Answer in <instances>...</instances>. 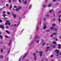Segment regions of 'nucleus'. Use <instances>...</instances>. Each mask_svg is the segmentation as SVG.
<instances>
[{"mask_svg":"<svg viewBox=\"0 0 61 61\" xmlns=\"http://www.w3.org/2000/svg\"><path fill=\"white\" fill-rule=\"evenodd\" d=\"M42 7H46V5H42Z\"/></svg>","mask_w":61,"mask_h":61,"instance_id":"nucleus-25","label":"nucleus"},{"mask_svg":"<svg viewBox=\"0 0 61 61\" xmlns=\"http://www.w3.org/2000/svg\"><path fill=\"white\" fill-rule=\"evenodd\" d=\"M53 56H54V55H51V57H53Z\"/></svg>","mask_w":61,"mask_h":61,"instance_id":"nucleus-40","label":"nucleus"},{"mask_svg":"<svg viewBox=\"0 0 61 61\" xmlns=\"http://www.w3.org/2000/svg\"><path fill=\"white\" fill-rule=\"evenodd\" d=\"M6 28L8 29L9 28V27L8 26H6Z\"/></svg>","mask_w":61,"mask_h":61,"instance_id":"nucleus-52","label":"nucleus"},{"mask_svg":"<svg viewBox=\"0 0 61 61\" xmlns=\"http://www.w3.org/2000/svg\"><path fill=\"white\" fill-rule=\"evenodd\" d=\"M39 27H36V29L37 31L39 30Z\"/></svg>","mask_w":61,"mask_h":61,"instance_id":"nucleus-11","label":"nucleus"},{"mask_svg":"<svg viewBox=\"0 0 61 61\" xmlns=\"http://www.w3.org/2000/svg\"><path fill=\"white\" fill-rule=\"evenodd\" d=\"M11 14H12L14 18H15L16 17V14H14V13H13V12H11Z\"/></svg>","mask_w":61,"mask_h":61,"instance_id":"nucleus-3","label":"nucleus"},{"mask_svg":"<svg viewBox=\"0 0 61 61\" xmlns=\"http://www.w3.org/2000/svg\"><path fill=\"white\" fill-rule=\"evenodd\" d=\"M33 56H36V53H34L33 54Z\"/></svg>","mask_w":61,"mask_h":61,"instance_id":"nucleus-39","label":"nucleus"},{"mask_svg":"<svg viewBox=\"0 0 61 61\" xmlns=\"http://www.w3.org/2000/svg\"><path fill=\"white\" fill-rule=\"evenodd\" d=\"M19 9L18 8H16L15 9V11H19Z\"/></svg>","mask_w":61,"mask_h":61,"instance_id":"nucleus-19","label":"nucleus"},{"mask_svg":"<svg viewBox=\"0 0 61 61\" xmlns=\"http://www.w3.org/2000/svg\"><path fill=\"white\" fill-rule=\"evenodd\" d=\"M51 6V4H49L48 5V7H50Z\"/></svg>","mask_w":61,"mask_h":61,"instance_id":"nucleus-23","label":"nucleus"},{"mask_svg":"<svg viewBox=\"0 0 61 61\" xmlns=\"http://www.w3.org/2000/svg\"><path fill=\"white\" fill-rule=\"evenodd\" d=\"M14 8H17V6H14Z\"/></svg>","mask_w":61,"mask_h":61,"instance_id":"nucleus-46","label":"nucleus"},{"mask_svg":"<svg viewBox=\"0 0 61 61\" xmlns=\"http://www.w3.org/2000/svg\"><path fill=\"white\" fill-rule=\"evenodd\" d=\"M53 34L54 35H57V33H53Z\"/></svg>","mask_w":61,"mask_h":61,"instance_id":"nucleus-24","label":"nucleus"},{"mask_svg":"<svg viewBox=\"0 0 61 61\" xmlns=\"http://www.w3.org/2000/svg\"><path fill=\"white\" fill-rule=\"evenodd\" d=\"M36 38L37 39H39V36H37V35L36 36L34 39L35 40H36Z\"/></svg>","mask_w":61,"mask_h":61,"instance_id":"nucleus-6","label":"nucleus"},{"mask_svg":"<svg viewBox=\"0 0 61 61\" xmlns=\"http://www.w3.org/2000/svg\"><path fill=\"white\" fill-rule=\"evenodd\" d=\"M44 25H45L43 26V29H45L46 28V24H44Z\"/></svg>","mask_w":61,"mask_h":61,"instance_id":"nucleus-8","label":"nucleus"},{"mask_svg":"<svg viewBox=\"0 0 61 61\" xmlns=\"http://www.w3.org/2000/svg\"><path fill=\"white\" fill-rule=\"evenodd\" d=\"M53 43L54 44H56V42H55V41H53Z\"/></svg>","mask_w":61,"mask_h":61,"instance_id":"nucleus-34","label":"nucleus"},{"mask_svg":"<svg viewBox=\"0 0 61 61\" xmlns=\"http://www.w3.org/2000/svg\"><path fill=\"white\" fill-rule=\"evenodd\" d=\"M10 52V49L9 50V51H8V54H9V53Z\"/></svg>","mask_w":61,"mask_h":61,"instance_id":"nucleus-48","label":"nucleus"},{"mask_svg":"<svg viewBox=\"0 0 61 61\" xmlns=\"http://www.w3.org/2000/svg\"><path fill=\"white\" fill-rule=\"evenodd\" d=\"M6 22L5 23L6 25H7V24H8V25H11V23H10L9 20H7L6 21Z\"/></svg>","mask_w":61,"mask_h":61,"instance_id":"nucleus-1","label":"nucleus"},{"mask_svg":"<svg viewBox=\"0 0 61 61\" xmlns=\"http://www.w3.org/2000/svg\"><path fill=\"white\" fill-rule=\"evenodd\" d=\"M3 49H1V53H3Z\"/></svg>","mask_w":61,"mask_h":61,"instance_id":"nucleus-21","label":"nucleus"},{"mask_svg":"<svg viewBox=\"0 0 61 61\" xmlns=\"http://www.w3.org/2000/svg\"><path fill=\"white\" fill-rule=\"evenodd\" d=\"M58 48L59 49V48H61V45L60 44H58Z\"/></svg>","mask_w":61,"mask_h":61,"instance_id":"nucleus-14","label":"nucleus"},{"mask_svg":"<svg viewBox=\"0 0 61 61\" xmlns=\"http://www.w3.org/2000/svg\"><path fill=\"white\" fill-rule=\"evenodd\" d=\"M55 28L54 27H51V28L50 29H54Z\"/></svg>","mask_w":61,"mask_h":61,"instance_id":"nucleus-27","label":"nucleus"},{"mask_svg":"<svg viewBox=\"0 0 61 61\" xmlns=\"http://www.w3.org/2000/svg\"><path fill=\"white\" fill-rule=\"evenodd\" d=\"M3 16L4 17H5L6 16V14H3Z\"/></svg>","mask_w":61,"mask_h":61,"instance_id":"nucleus-22","label":"nucleus"},{"mask_svg":"<svg viewBox=\"0 0 61 61\" xmlns=\"http://www.w3.org/2000/svg\"><path fill=\"white\" fill-rule=\"evenodd\" d=\"M31 7H32V5H30L29 7V9H30L31 8Z\"/></svg>","mask_w":61,"mask_h":61,"instance_id":"nucleus-12","label":"nucleus"},{"mask_svg":"<svg viewBox=\"0 0 61 61\" xmlns=\"http://www.w3.org/2000/svg\"><path fill=\"white\" fill-rule=\"evenodd\" d=\"M27 53H26L25 54V56H23V59H24V57H25V56H26V55H27Z\"/></svg>","mask_w":61,"mask_h":61,"instance_id":"nucleus-16","label":"nucleus"},{"mask_svg":"<svg viewBox=\"0 0 61 61\" xmlns=\"http://www.w3.org/2000/svg\"><path fill=\"white\" fill-rule=\"evenodd\" d=\"M49 16L48 15H46V16H47V17H48V16Z\"/></svg>","mask_w":61,"mask_h":61,"instance_id":"nucleus-57","label":"nucleus"},{"mask_svg":"<svg viewBox=\"0 0 61 61\" xmlns=\"http://www.w3.org/2000/svg\"><path fill=\"white\" fill-rule=\"evenodd\" d=\"M12 42V40L11 39H10L9 42V46H10V45L11 44V42Z\"/></svg>","mask_w":61,"mask_h":61,"instance_id":"nucleus-4","label":"nucleus"},{"mask_svg":"<svg viewBox=\"0 0 61 61\" xmlns=\"http://www.w3.org/2000/svg\"><path fill=\"white\" fill-rule=\"evenodd\" d=\"M3 13H6V12L5 11H3Z\"/></svg>","mask_w":61,"mask_h":61,"instance_id":"nucleus-64","label":"nucleus"},{"mask_svg":"<svg viewBox=\"0 0 61 61\" xmlns=\"http://www.w3.org/2000/svg\"><path fill=\"white\" fill-rule=\"evenodd\" d=\"M56 52L57 54H56V56H59V54H58V53H59V51L58 50H55V51Z\"/></svg>","mask_w":61,"mask_h":61,"instance_id":"nucleus-2","label":"nucleus"},{"mask_svg":"<svg viewBox=\"0 0 61 61\" xmlns=\"http://www.w3.org/2000/svg\"><path fill=\"white\" fill-rule=\"evenodd\" d=\"M7 14H8V15H10V14H11L9 12H7Z\"/></svg>","mask_w":61,"mask_h":61,"instance_id":"nucleus-38","label":"nucleus"},{"mask_svg":"<svg viewBox=\"0 0 61 61\" xmlns=\"http://www.w3.org/2000/svg\"><path fill=\"white\" fill-rule=\"evenodd\" d=\"M46 43H44L42 44V46H45V45H46Z\"/></svg>","mask_w":61,"mask_h":61,"instance_id":"nucleus-26","label":"nucleus"},{"mask_svg":"<svg viewBox=\"0 0 61 61\" xmlns=\"http://www.w3.org/2000/svg\"><path fill=\"white\" fill-rule=\"evenodd\" d=\"M9 5L8 4H6V6H8Z\"/></svg>","mask_w":61,"mask_h":61,"instance_id":"nucleus-50","label":"nucleus"},{"mask_svg":"<svg viewBox=\"0 0 61 61\" xmlns=\"http://www.w3.org/2000/svg\"><path fill=\"white\" fill-rule=\"evenodd\" d=\"M53 36V35H51V37H52V36Z\"/></svg>","mask_w":61,"mask_h":61,"instance_id":"nucleus-62","label":"nucleus"},{"mask_svg":"<svg viewBox=\"0 0 61 61\" xmlns=\"http://www.w3.org/2000/svg\"><path fill=\"white\" fill-rule=\"evenodd\" d=\"M4 19L5 20H7V18H5V17H4Z\"/></svg>","mask_w":61,"mask_h":61,"instance_id":"nucleus-30","label":"nucleus"},{"mask_svg":"<svg viewBox=\"0 0 61 61\" xmlns=\"http://www.w3.org/2000/svg\"><path fill=\"white\" fill-rule=\"evenodd\" d=\"M39 53H40V56H42V53H43V52L40 51L39 52Z\"/></svg>","mask_w":61,"mask_h":61,"instance_id":"nucleus-7","label":"nucleus"},{"mask_svg":"<svg viewBox=\"0 0 61 61\" xmlns=\"http://www.w3.org/2000/svg\"><path fill=\"white\" fill-rule=\"evenodd\" d=\"M54 30H55V31H57L58 30L57 29H54Z\"/></svg>","mask_w":61,"mask_h":61,"instance_id":"nucleus-47","label":"nucleus"},{"mask_svg":"<svg viewBox=\"0 0 61 61\" xmlns=\"http://www.w3.org/2000/svg\"><path fill=\"white\" fill-rule=\"evenodd\" d=\"M8 59H9V57H8L6 59V61H8Z\"/></svg>","mask_w":61,"mask_h":61,"instance_id":"nucleus-33","label":"nucleus"},{"mask_svg":"<svg viewBox=\"0 0 61 61\" xmlns=\"http://www.w3.org/2000/svg\"><path fill=\"white\" fill-rule=\"evenodd\" d=\"M5 37L6 38H8V36H5Z\"/></svg>","mask_w":61,"mask_h":61,"instance_id":"nucleus-61","label":"nucleus"},{"mask_svg":"<svg viewBox=\"0 0 61 61\" xmlns=\"http://www.w3.org/2000/svg\"><path fill=\"white\" fill-rule=\"evenodd\" d=\"M50 47H49L47 46L46 47L47 49H49L50 48Z\"/></svg>","mask_w":61,"mask_h":61,"instance_id":"nucleus-36","label":"nucleus"},{"mask_svg":"<svg viewBox=\"0 0 61 61\" xmlns=\"http://www.w3.org/2000/svg\"><path fill=\"white\" fill-rule=\"evenodd\" d=\"M58 21L59 22H60V21H61V19L59 18L58 19Z\"/></svg>","mask_w":61,"mask_h":61,"instance_id":"nucleus-35","label":"nucleus"},{"mask_svg":"<svg viewBox=\"0 0 61 61\" xmlns=\"http://www.w3.org/2000/svg\"><path fill=\"white\" fill-rule=\"evenodd\" d=\"M22 8V7H21L20 6H18V9H21Z\"/></svg>","mask_w":61,"mask_h":61,"instance_id":"nucleus-20","label":"nucleus"},{"mask_svg":"<svg viewBox=\"0 0 61 61\" xmlns=\"http://www.w3.org/2000/svg\"><path fill=\"white\" fill-rule=\"evenodd\" d=\"M53 46V48H55L56 47V46Z\"/></svg>","mask_w":61,"mask_h":61,"instance_id":"nucleus-56","label":"nucleus"},{"mask_svg":"<svg viewBox=\"0 0 61 61\" xmlns=\"http://www.w3.org/2000/svg\"><path fill=\"white\" fill-rule=\"evenodd\" d=\"M61 12V11H60L58 12V14H60V13Z\"/></svg>","mask_w":61,"mask_h":61,"instance_id":"nucleus-43","label":"nucleus"},{"mask_svg":"<svg viewBox=\"0 0 61 61\" xmlns=\"http://www.w3.org/2000/svg\"><path fill=\"white\" fill-rule=\"evenodd\" d=\"M24 3L25 4H27V1L26 0H25Z\"/></svg>","mask_w":61,"mask_h":61,"instance_id":"nucleus-28","label":"nucleus"},{"mask_svg":"<svg viewBox=\"0 0 61 61\" xmlns=\"http://www.w3.org/2000/svg\"><path fill=\"white\" fill-rule=\"evenodd\" d=\"M56 25L55 24H52V26H55Z\"/></svg>","mask_w":61,"mask_h":61,"instance_id":"nucleus-41","label":"nucleus"},{"mask_svg":"<svg viewBox=\"0 0 61 61\" xmlns=\"http://www.w3.org/2000/svg\"><path fill=\"white\" fill-rule=\"evenodd\" d=\"M0 57L1 58H3V56H0Z\"/></svg>","mask_w":61,"mask_h":61,"instance_id":"nucleus-42","label":"nucleus"},{"mask_svg":"<svg viewBox=\"0 0 61 61\" xmlns=\"http://www.w3.org/2000/svg\"><path fill=\"white\" fill-rule=\"evenodd\" d=\"M0 44H2L3 43V42L2 41H1L0 42Z\"/></svg>","mask_w":61,"mask_h":61,"instance_id":"nucleus-63","label":"nucleus"},{"mask_svg":"<svg viewBox=\"0 0 61 61\" xmlns=\"http://www.w3.org/2000/svg\"><path fill=\"white\" fill-rule=\"evenodd\" d=\"M36 56H34V60H36Z\"/></svg>","mask_w":61,"mask_h":61,"instance_id":"nucleus-18","label":"nucleus"},{"mask_svg":"<svg viewBox=\"0 0 61 61\" xmlns=\"http://www.w3.org/2000/svg\"><path fill=\"white\" fill-rule=\"evenodd\" d=\"M41 21L40 22H39L38 23L39 25H41Z\"/></svg>","mask_w":61,"mask_h":61,"instance_id":"nucleus-32","label":"nucleus"},{"mask_svg":"<svg viewBox=\"0 0 61 61\" xmlns=\"http://www.w3.org/2000/svg\"><path fill=\"white\" fill-rule=\"evenodd\" d=\"M61 15H59L58 17H59V18H60V17H61Z\"/></svg>","mask_w":61,"mask_h":61,"instance_id":"nucleus-55","label":"nucleus"},{"mask_svg":"<svg viewBox=\"0 0 61 61\" xmlns=\"http://www.w3.org/2000/svg\"><path fill=\"white\" fill-rule=\"evenodd\" d=\"M53 2H56V0H53Z\"/></svg>","mask_w":61,"mask_h":61,"instance_id":"nucleus-53","label":"nucleus"},{"mask_svg":"<svg viewBox=\"0 0 61 61\" xmlns=\"http://www.w3.org/2000/svg\"><path fill=\"white\" fill-rule=\"evenodd\" d=\"M41 41L42 42H44V39H41Z\"/></svg>","mask_w":61,"mask_h":61,"instance_id":"nucleus-29","label":"nucleus"},{"mask_svg":"<svg viewBox=\"0 0 61 61\" xmlns=\"http://www.w3.org/2000/svg\"><path fill=\"white\" fill-rule=\"evenodd\" d=\"M12 8V4H10V6L9 7L10 9H11Z\"/></svg>","mask_w":61,"mask_h":61,"instance_id":"nucleus-9","label":"nucleus"},{"mask_svg":"<svg viewBox=\"0 0 61 61\" xmlns=\"http://www.w3.org/2000/svg\"><path fill=\"white\" fill-rule=\"evenodd\" d=\"M47 32H50V30H46Z\"/></svg>","mask_w":61,"mask_h":61,"instance_id":"nucleus-37","label":"nucleus"},{"mask_svg":"<svg viewBox=\"0 0 61 61\" xmlns=\"http://www.w3.org/2000/svg\"><path fill=\"white\" fill-rule=\"evenodd\" d=\"M5 32H6V33H8L9 31L8 30H6L5 31Z\"/></svg>","mask_w":61,"mask_h":61,"instance_id":"nucleus-54","label":"nucleus"},{"mask_svg":"<svg viewBox=\"0 0 61 61\" xmlns=\"http://www.w3.org/2000/svg\"><path fill=\"white\" fill-rule=\"evenodd\" d=\"M12 1H13V2H16V0H13Z\"/></svg>","mask_w":61,"mask_h":61,"instance_id":"nucleus-45","label":"nucleus"},{"mask_svg":"<svg viewBox=\"0 0 61 61\" xmlns=\"http://www.w3.org/2000/svg\"><path fill=\"white\" fill-rule=\"evenodd\" d=\"M22 56H21L20 57V58L19 60L18 61H21V59L22 58Z\"/></svg>","mask_w":61,"mask_h":61,"instance_id":"nucleus-15","label":"nucleus"},{"mask_svg":"<svg viewBox=\"0 0 61 61\" xmlns=\"http://www.w3.org/2000/svg\"><path fill=\"white\" fill-rule=\"evenodd\" d=\"M52 12V10H50L49 11V13H51Z\"/></svg>","mask_w":61,"mask_h":61,"instance_id":"nucleus-51","label":"nucleus"},{"mask_svg":"<svg viewBox=\"0 0 61 61\" xmlns=\"http://www.w3.org/2000/svg\"><path fill=\"white\" fill-rule=\"evenodd\" d=\"M43 19L44 21H45V20H46V19L45 18H44Z\"/></svg>","mask_w":61,"mask_h":61,"instance_id":"nucleus-44","label":"nucleus"},{"mask_svg":"<svg viewBox=\"0 0 61 61\" xmlns=\"http://www.w3.org/2000/svg\"><path fill=\"white\" fill-rule=\"evenodd\" d=\"M16 24H15L13 26L14 27H16Z\"/></svg>","mask_w":61,"mask_h":61,"instance_id":"nucleus-31","label":"nucleus"},{"mask_svg":"<svg viewBox=\"0 0 61 61\" xmlns=\"http://www.w3.org/2000/svg\"><path fill=\"white\" fill-rule=\"evenodd\" d=\"M0 28L2 29H4V26L2 25H0Z\"/></svg>","mask_w":61,"mask_h":61,"instance_id":"nucleus-5","label":"nucleus"},{"mask_svg":"<svg viewBox=\"0 0 61 61\" xmlns=\"http://www.w3.org/2000/svg\"><path fill=\"white\" fill-rule=\"evenodd\" d=\"M7 33L8 34H10V32H9Z\"/></svg>","mask_w":61,"mask_h":61,"instance_id":"nucleus-60","label":"nucleus"},{"mask_svg":"<svg viewBox=\"0 0 61 61\" xmlns=\"http://www.w3.org/2000/svg\"><path fill=\"white\" fill-rule=\"evenodd\" d=\"M5 8V6H4L3 7L2 9H4V8Z\"/></svg>","mask_w":61,"mask_h":61,"instance_id":"nucleus-58","label":"nucleus"},{"mask_svg":"<svg viewBox=\"0 0 61 61\" xmlns=\"http://www.w3.org/2000/svg\"><path fill=\"white\" fill-rule=\"evenodd\" d=\"M36 41L37 43H39V40H37Z\"/></svg>","mask_w":61,"mask_h":61,"instance_id":"nucleus-13","label":"nucleus"},{"mask_svg":"<svg viewBox=\"0 0 61 61\" xmlns=\"http://www.w3.org/2000/svg\"><path fill=\"white\" fill-rule=\"evenodd\" d=\"M0 38H1V39H3V37L2 35H0Z\"/></svg>","mask_w":61,"mask_h":61,"instance_id":"nucleus-17","label":"nucleus"},{"mask_svg":"<svg viewBox=\"0 0 61 61\" xmlns=\"http://www.w3.org/2000/svg\"><path fill=\"white\" fill-rule=\"evenodd\" d=\"M19 1V2L20 3H21V0H18Z\"/></svg>","mask_w":61,"mask_h":61,"instance_id":"nucleus-49","label":"nucleus"},{"mask_svg":"<svg viewBox=\"0 0 61 61\" xmlns=\"http://www.w3.org/2000/svg\"><path fill=\"white\" fill-rule=\"evenodd\" d=\"M33 43H34V42L32 41L31 43H30L29 44V46H31V45H33Z\"/></svg>","mask_w":61,"mask_h":61,"instance_id":"nucleus-10","label":"nucleus"},{"mask_svg":"<svg viewBox=\"0 0 61 61\" xmlns=\"http://www.w3.org/2000/svg\"><path fill=\"white\" fill-rule=\"evenodd\" d=\"M2 22V20H1V19H0V22L1 23V22Z\"/></svg>","mask_w":61,"mask_h":61,"instance_id":"nucleus-59","label":"nucleus"}]
</instances>
